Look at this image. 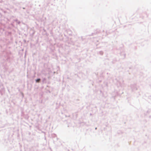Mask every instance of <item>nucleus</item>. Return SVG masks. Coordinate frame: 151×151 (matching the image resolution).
Masks as SVG:
<instances>
[{
    "mask_svg": "<svg viewBox=\"0 0 151 151\" xmlns=\"http://www.w3.org/2000/svg\"><path fill=\"white\" fill-rule=\"evenodd\" d=\"M40 81V79H38L36 80V82H39Z\"/></svg>",
    "mask_w": 151,
    "mask_h": 151,
    "instance_id": "f257e3e1",
    "label": "nucleus"
}]
</instances>
